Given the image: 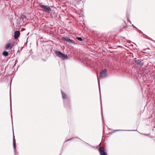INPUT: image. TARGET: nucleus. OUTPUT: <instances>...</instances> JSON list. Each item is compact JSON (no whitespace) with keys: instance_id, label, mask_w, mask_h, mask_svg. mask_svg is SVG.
Segmentation results:
<instances>
[{"instance_id":"obj_1","label":"nucleus","mask_w":155,"mask_h":155,"mask_svg":"<svg viewBox=\"0 0 155 155\" xmlns=\"http://www.w3.org/2000/svg\"><path fill=\"white\" fill-rule=\"evenodd\" d=\"M55 54L56 56L63 60L68 58V56L67 55L64 54L60 51H56L55 52Z\"/></svg>"},{"instance_id":"obj_2","label":"nucleus","mask_w":155,"mask_h":155,"mask_svg":"<svg viewBox=\"0 0 155 155\" xmlns=\"http://www.w3.org/2000/svg\"><path fill=\"white\" fill-rule=\"evenodd\" d=\"M40 7L43 9L46 12H49L51 11V8L48 6H45L43 5H40Z\"/></svg>"},{"instance_id":"obj_3","label":"nucleus","mask_w":155,"mask_h":155,"mask_svg":"<svg viewBox=\"0 0 155 155\" xmlns=\"http://www.w3.org/2000/svg\"><path fill=\"white\" fill-rule=\"evenodd\" d=\"M107 75V71L106 69L103 70L100 73V77L101 78H103L105 77Z\"/></svg>"},{"instance_id":"obj_4","label":"nucleus","mask_w":155,"mask_h":155,"mask_svg":"<svg viewBox=\"0 0 155 155\" xmlns=\"http://www.w3.org/2000/svg\"><path fill=\"white\" fill-rule=\"evenodd\" d=\"M99 151L101 155H107L105 152L104 148L102 147H100L99 149Z\"/></svg>"},{"instance_id":"obj_5","label":"nucleus","mask_w":155,"mask_h":155,"mask_svg":"<svg viewBox=\"0 0 155 155\" xmlns=\"http://www.w3.org/2000/svg\"><path fill=\"white\" fill-rule=\"evenodd\" d=\"M14 45V44L13 42L8 43L6 45L5 48L6 49H11L12 48Z\"/></svg>"},{"instance_id":"obj_6","label":"nucleus","mask_w":155,"mask_h":155,"mask_svg":"<svg viewBox=\"0 0 155 155\" xmlns=\"http://www.w3.org/2000/svg\"><path fill=\"white\" fill-rule=\"evenodd\" d=\"M62 39L63 40H65L66 41L69 42L70 43H73L71 39L66 37H62Z\"/></svg>"},{"instance_id":"obj_7","label":"nucleus","mask_w":155,"mask_h":155,"mask_svg":"<svg viewBox=\"0 0 155 155\" xmlns=\"http://www.w3.org/2000/svg\"><path fill=\"white\" fill-rule=\"evenodd\" d=\"M20 35V32L18 31H16L14 33V38L15 39L17 38Z\"/></svg>"},{"instance_id":"obj_8","label":"nucleus","mask_w":155,"mask_h":155,"mask_svg":"<svg viewBox=\"0 0 155 155\" xmlns=\"http://www.w3.org/2000/svg\"><path fill=\"white\" fill-rule=\"evenodd\" d=\"M61 94L62 95V98L64 99H65L67 98V95L66 94L64 93L62 91H61Z\"/></svg>"},{"instance_id":"obj_9","label":"nucleus","mask_w":155,"mask_h":155,"mask_svg":"<svg viewBox=\"0 0 155 155\" xmlns=\"http://www.w3.org/2000/svg\"><path fill=\"white\" fill-rule=\"evenodd\" d=\"M136 63L138 65H141V61L140 60H135Z\"/></svg>"},{"instance_id":"obj_10","label":"nucleus","mask_w":155,"mask_h":155,"mask_svg":"<svg viewBox=\"0 0 155 155\" xmlns=\"http://www.w3.org/2000/svg\"><path fill=\"white\" fill-rule=\"evenodd\" d=\"M2 55L3 56H5V57L7 56L8 55V53L7 52L5 51H4L2 52Z\"/></svg>"},{"instance_id":"obj_11","label":"nucleus","mask_w":155,"mask_h":155,"mask_svg":"<svg viewBox=\"0 0 155 155\" xmlns=\"http://www.w3.org/2000/svg\"><path fill=\"white\" fill-rule=\"evenodd\" d=\"M13 147H14V149L15 150V141H14V140H15V137H14V136L13 135Z\"/></svg>"},{"instance_id":"obj_12","label":"nucleus","mask_w":155,"mask_h":155,"mask_svg":"<svg viewBox=\"0 0 155 155\" xmlns=\"http://www.w3.org/2000/svg\"><path fill=\"white\" fill-rule=\"evenodd\" d=\"M21 18L23 19H25L26 18V17L24 15H21Z\"/></svg>"},{"instance_id":"obj_13","label":"nucleus","mask_w":155,"mask_h":155,"mask_svg":"<svg viewBox=\"0 0 155 155\" xmlns=\"http://www.w3.org/2000/svg\"><path fill=\"white\" fill-rule=\"evenodd\" d=\"M77 39L78 40L80 41H82V40H83V39H82L80 37H77Z\"/></svg>"},{"instance_id":"obj_14","label":"nucleus","mask_w":155,"mask_h":155,"mask_svg":"<svg viewBox=\"0 0 155 155\" xmlns=\"http://www.w3.org/2000/svg\"><path fill=\"white\" fill-rule=\"evenodd\" d=\"M98 83L99 86V80L98 79Z\"/></svg>"}]
</instances>
